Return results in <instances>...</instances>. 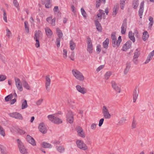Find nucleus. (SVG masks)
<instances>
[{
  "label": "nucleus",
  "mask_w": 154,
  "mask_h": 154,
  "mask_svg": "<svg viewBox=\"0 0 154 154\" xmlns=\"http://www.w3.org/2000/svg\"><path fill=\"white\" fill-rule=\"evenodd\" d=\"M95 23L97 30L101 31L102 30V28L100 23L97 20H96L95 21Z\"/></svg>",
  "instance_id": "4be33fe9"
},
{
  "label": "nucleus",
  "mask_w": 154,
  "mask_h": 154,
  "mask_svg": "<svg viewBox=\"0 0 154 154\" xmlns=\"http://www.w3.org/2000/svg\"><path fill=\"white\" fill-rule=\"evenodd\" d=\"M13 94H10L5 97V100L6 101H9L13 98Z\"/></svg>",
  "instance_id": "e433bc0d"
},
{
  "label": "nucleus",
  "mask_w": 154,
  "mask_h": 154,
  "mask_svg": "<svg viewBox=\"0 0 154 154\" xmlns=\"http://www.w3.org/2000/svg\"><path fill=\"white\" fill-rule=\"evenodd\" d=\"M126 121V119L125 118H122L119 121L118 123L120 125H122L125 123Z\"/></svg>",
  "instance_id": "c9c22d12"
},
{
  "label": "nucleus",
  "mask_w": 154,
  "mask_h": 154,
  "mask_svg": "<svg viewBox=\"0 0 154 154\" xmlns=\"http://www.w3.org/2000/svg\"><path fill=\"white\" fill-rule=\"evenodd\" d=\"M18 147L20 152L23 154H26L27 153V150L23 145V143L19 139L17 140Z\"/></svg>",
  "instance_id": "20e7f679"
},
{
  "label": "nucleus",
  "mask_w": 154,
  "mask_h": 154,
  "mask_svg": "<svg viewBox=\"0 0 154 154\" xmlns=\"http://www.w3.org/2000/svg\"><path fill=\"white\" fill-rule=\"evenodd\" d=\"M45 31L48 37L49 38L51 37L52 34L51 30L49 28H47L45 29Z\"/></svg>",
  "instance_id": "b1692460"
},
{
  "label": "nucleus",
  "mask_w": 154,
  "mask_h": 154,
  "mask_svg": "<svg viewBox=\"0 0 154 154\" xmlns=\"http://www.w3.org/2000/svg\"><path fill=\"white\" fill-rule=\"evenodd\" d=\"M41 34V32L39 30L36 31L34 35V39L36 43L35 45L36 48H38L40 46L39 39L40 35Z\"/></svg>",
  "instance_id": "39448f33"
},
{
  "label": "nucleus",
  "mask_w": 154,
  "mask_h": 154,
  "mask_svg": "<svg viewBox=\"0 0 154 154\" xmlns=\"http://www.w3.org/2000/svg\"><path fill=\"white\" fill-rule=\"evenodd\" d=\"M103 65L100 66L97 69L96 71L97 72L99 71L103 68Z\"/></svg>",
  "instance_id": "69168bd1"
},
{
  "label": "nucleus",
  "mask_w": 154,
  "mask_h": 154,
  "mask_svg": "<svg viewBox=\"0 0 154 154\" xmlns=\"http://www.w3.org/2000/svg\"><path fill=\"white\" fill-rule=\"evenodd\" d=\"M55 114L48 115V119L52 122L57 124H59L62 122L61 119L55 116Z\"/></svg>",
  "instance_id": "7ed1b4c3"
},
{
  "label": "nucleus",
  "mask_w": 154,
  "mask_h": 154,
  "mask_svg": "<svg viewBox=\"0 0 154 154\" xmlns=\"http://www.w3.org/2000/svg\"><path fill=\"white\" fill-rule=\"evenodd\" d=\"M72 72L73 75L77 79L80 81H82L84 80V77L82 73L78 70L74 69L72 70Z\"/></svg>",
  "instance_id": "f03ea898"
},
{
  "label": "nucleus",
  "mask_w": 154,
  "mask_h": 154,
  "mask_svg": "<svg viewBox=\"0 0 154 154\" xmlns=\"http://www.w3.org/2000/svg\"><path fill=\"white\" fill-rule=\"evenodd\" d=\"M0 149L1 152L3 154H6L5 147L3 145L0 144Z\"/></svg>",
  "instance_id": "f704fd0d"
},
{
  "label": "nucleus",
  "mask_w": 154,
  "mask_h": 154,
  "mask_svg": "<svg viewBox=\"0 0 154 154\" xmlns=\"http://www.w3.org/2000/svg\"><path fill=\"white\" fill-rule=\"evenodd\" d=\"M39 131L42 134H45L47 131V129L45 125L43 123H41L38 127Z\"/></svg>",
  "instance_id": "4468645a"
},
{
  "label": "nucleus",
  "mask_w": 154,
  "mask_h": 154,
  "mask_svg": "<svg viewBox=\"0 0 154 154\" xmlns=\"http://www.w3.org/2000/svg\"><path fill=\"white\" fill-rule=\"evenodd\" d=\"M131 67V64L130 63H127L126 64V67L125 68L124 73L125 75L126 74L129 70Z\"/></svg>",
  "instance_id": "a878e982"
},
{
  "label": "nucleus",
  "mask_w": 154,
  "mask_h": 154,
  "mask_svg": "<svg viewBox=\"0 0 154 154\" xmlns=\"http://www.w3.org/2000/svg\"><path fill=\"white\" fill-rule=\"evenodd\" d=\"M109 42L108 38H106V40L103 42V45L104 48L107 49L108 48V45Z\"/></svg>",
  "instance_id": "c85d7f7f"
},
{
  "label": "nucleus",
  "mask_w": 154,
  "mask_h": 154,
  "mask_svg": "<svg viewBox=\"0 0 154 154\" xmlns=\"http://www.w3.org/2000/svg\"><path fill=\"white\" fill-rule=\"evenodd\" d=\"M53 143L56 145H59L60 144V142L57 140H54L53 141Z\"/></svg>",
  "instance_id": "774afa93"
},
{
  "label": "nucleus",
  "mask_w": 154,
  "mask_h": 154,
  "mask_svg": "<svg viewBox=\"0 0 154 154\" xmlns=\"http://www.w3.org/2000/svg\"><path fill=\"white\" fill-rule=\"evenodd\" d=\"M17 131L21 135L25 133V132L22 129L18 128Z\"/></svg>",
  "instance_id": "49530a36"
},
{
  "label": "nucleus",
  "mask_w": 154,
  "mask_h": 154,
  "mask_svg": "<svg viewBox=\"0 0 154 154\" xmlns=\"http://www.w3.org/2000/svg\"><path fill=\"white\" fill-rule=\"evenodd\" d=\"M27 106L28 105L27 104V101L25 100L22 104L21 109H24L27 108Z\"/></svg>",
  "instance_id": "72a5a7b5"
},
{
  "label": "nucleus",
  "mask_w": 154,
  "mask_h": 154,
  "mask_svg": "<svg viewBox=\"0 0 154 154\" xmlns=\"http://www.w3.org/2000/svg\"><path fill=\"white\" fill-rule=\"evenodd\" d=\"M69 45L70 48L71 50L72 51L73 50L75 47V43L72 41V40L70 41Z\"/></svg>",
  "instance_id": "7c9ffc66"
},
{
  "label": "nucleus",
  "mask_w": 154,
  "mask_h": 154,
  "mask_svg": "<svg viewBox=\"0 0 154 154\" xmlns=\"http://www.w3.org/2000/svg\"><path fill=\"white\" fill-rule=\"evenodd\" d=\"M133 4L134 6V8H136L138 6V1L137 0H135L134 1Z\"/></svg>",
  "instance_id": "8fccbe9b"
},
{
  "label": "nucleus",
  "mask_w": 154,
  "mask_h": 154,
  "mask_svg": "<svg viewBox=\"0 0 154 154\" xmlns=\"http://www.w3.org/2000/svg\"><path fill=\"white\" fill-rule=\"evenodd\" d=\"M7 36L8 37H10L11 35V33L8 29H6Z\"/></svg>",
  "instance_id": "6e6d98bb"
},
{
  "label": "nucleus",
  "mask_w": 154,
  "mask_h": 154,
  "mask_svg": "<svg viewBox=\"0 0 154 154\" xmlns=\"http://www.w3.org/2000/svg\"><path fill=\"white\" fill-rule=\"evenodd\" d=\"M56 147L57 151L60 153L63 152L65 150L64 148L62 146H57Z\"/></svg>",
  "instance_id": "473e14b6"
},
{
  "label": "nucleus",
  "mask_w": 154,
  "mask_h": 154,
  "mask_svg": "<svg viewBox=\"0 0 154 154\" xmlns=\"http://www.w3.org/2000/svg\"><path fill=\"white\" fill-rule=\"evenodd\" d=\"M15 80L16 85L17 89L20 91H23V88L22 85L20 84V80L19 79L15 78Z\"/></svg>",
  "instance_id": "a211bd4d"
},
{
  "label": "nucleus",
  "mask_w": 154,
  "mask_h": 154,
  "mask_svg": "<svg viewBox=\"0 0 154 154\" xmlns=\"http://www.w3.org/2000/svg\"><path fill=\"white\" fill-rule=\"evenodd\" d=\"M138 58L133 57V61L134 63L135 64H137L138 63Z\"/></svg>",
  "instance_id": "052dcab7"
},
{
  "label": "nucleus",
  "mask_w": 154,
  "mask_h": 154,
  "mask_svg": "<svg viewBox=\"0 0 154 154\" xmlns=\"http://www.w3.org/2000/svg\"><path fill=\"white\" fill-rule=\"evenodd\" d=\"M27 141L33 146L36 145V143L34 139L29 135H27L26 137Z\"/></svg>",
  "instance_id": "aec40b11"
},
{
  "label": "nucleus",
  "mask_w": 154,
  "mask_h": 154,
  "mask_svg": "<svg viewBox=\"0 0 154 154\" xmlns=\"http://www.w3.org/2000/svg\"><path fill=\"white\" fill-rule=\"evenodd\" d=\"M101 45H97V47L96 50L97 52H98V53H99L101 51Z\"/></svg>",
  "instance_id": "680f3d73"
},
{
  "label": "nucleus",
  "mask_w": 154,
  "mask_h": 154,
  "mask_svg": "<svg viewBox=\"0 0 154 154\" xmlns=\"http://www.w3.org/2000/svg\"><path fill=\"white\" fill-rule=\"evenodd\" d=\"M119 7L118 4H116L113 8L112 15L114 17L117 14Z\"/></svg>",
  "instance_id": "412c9836"
},
{
  "label": "nucleus",
  "mask_w": 154,
  "mask_h": 154,
  "mask_svg": "<svg viewBox=\"0 0 154 154\" xmlns=\"http://www.w3.org/2000/svg\"><path fill=\"white\" fill-rule=\"evenodd\" d=\"M56 32L57 35L58 36V38H61L63 36V34L61 31L58 28H57L56 30Z\"/></svg>",
  "instance_id": "2f4dec72"
},
{
  "label": "nucleus",
  "mask_w": 154,
  "mask_h": 154,
  "mask_svg": "<svg viewBox=\"0 0 154 154\" xmlns=\"http://www.w3.org/2000/svg\"><path fill=\"white\" fill-rule=\"evenodd\" d=\"M76 88L79 92L82 94H84L87 92V89L84 87H82L80 85H77Z\"/></svg>",
  "instance_id": "2eb2a0df"
},
{
  "label": "nucleus",
  "mask_w": 154,
  "mask_h": 154,
  "mask_svg": "<svg viewBox=\"0 0 154 154\" xmlns=\"http://www.w3.org/2000/svg\"><path fill=\"white\" fill-rule=\"evenodd\" d=\"M78 135L80 137L84 138L85 137V133L83 130L81 132H79V133H78Z\"/></svg>",
  "instance_id": "79ce46f5"
},
{
  "label": "nucleus",
  "mask_w": 154,
  "mask_h": 154,
  "mask_svg": "<svg viewBox=\"0 0 154 154\" xmlns=\"http://www.w3.org/2000/svg\"><path fill=\"white\" fill-rule=\"evenodd\" d=\"M134 33L132 32H129L128 34V37L130 39L132 40L133 42L135 41V38L134 37Z\"/></svg>",
  "instance_id": "5701e85b"
},
{
  "label": "nucleus",
  "mask_w": 154,
  "mask_h": 154,
  "mask_svg": "<svg viewBox=\"0 0 154 154\" xmlns=\"http://www.w3.org/2000/svg\"><path fill=\"white\" fill-rule=\"evenodd\" d=\"M102 112L105 119H109L111 118V115L106 106H103V107Z\"/></svg>",
  "instance_id": "0eeeda50"
},
{
  "label": "nucleus",
  "mask_w": 154,
  "mask_h": 154,
  "mask_svg": "<svg viewBox=\"0 0 154 154\" xmlns=\"http://www.w3.org/2000/svg\"><path fill=\"white\" fill-rule=\"evenodd\" d=\"M87 50L90 54H91L92 52L93 46L91 39L88 36L87 38Z\"/></svg>",
  "instance_id": "6e6552de"
},
{
  "label": "nucleus",
  "mask_w": 154,
  "mask_h": 154,
  "mask_svg": "<svg viewBox=\"0 0 154 154\" xmlns=\"http://www.w3.org/2000/svg\"><path fill=\"white\" fill-rule=\"evenodd\" d=\"M83 130L82 128L80 126H78L76 128V130L78 133H79V132H81Z\"/></svg>",
  "instance_id": "de8ad7c7"
},
{
  "label": "nucleus",
  "mask_w": 154,
  "mask_h": 154,
  "mask_svg": "<svg viewBox=\"0 0 154 154\" xmlns=\"http://www.w3.org/2000/svg\"><path fill=\"white\" fill-rule=\"evenodd\" d=\"M139 93V88L138 86H136L135 88L133 93V99L134 103L136 101L138 95Z\"/></svg>",
  "instance_id": "ddd939ff"
},
{
  "label": "nucleus",
  "mask_w": 154,
  "mask_h": 154,
  "mask_svg": "<svg viewBox=\"0 0 154 154\" xmlns=\"http://www.w3.org/2000/svg\"><path fill=\"white\" fill-rule=\"evenodd\" d=\"M13 3L14 5L17 8H18L19 7V4L17 1V0H13Z\"/></svg>",
  "instance_id": "13d9d810"
},
{
  "label": "nucleus",
  "mask_w": 154,
  "mask_h": 154,
  "mask_svg": "<svg viewBox=\"0 0 154 154\" xmlns=\"http://www.w3.org/2000/svg\"><path fill=\"white\" fill-rule=\"evenodd\" d=\"M42 146L45 148H51L52 147V146L51 144L45 142H43L42 143Z\"/></svg>",
  "instance_id": "cd10ccee"
},
{
  "label": "nucleus",
  "mask_w": 154,
  "mask_h": 154,
  "mask_svg": "<svg viewBox=\"0 0 154 154\" xmlns=\"http://www.w3.org/2000/svg\"><path fill=\"white\" fill-rule=\"evenodd\" d=\"M22 84L23 87L27 90L30 89V87L28 83L25 80L22 81Z\"/></svg>",
  "instance_id": "c756f323"
},
{
  "label": "nucleus",
  "mask_w": 154,
  "mask_h": 154,
  "mask_svg": "<svg viewBox=\"0 0 154 154\" xmlns=\"http://www.w3.org/2000/svg\"><path fill=\"white\" fill-rule=\"evenodd\" d=\"M10 116L16 119L22 120L23 119L22 115L20 113L17 112L10 113L9 114Z\"/></svg>",
  "instance_id": "1a4fd4ad"
},
{
  "label": "nucleus",
  "mask_w": 154,
  "mask_h": 154,
  "mask_svg": "<svg viewBox=\"0 0 154 154\" xmlns=\"http://www.w3.org/2000/svg\"><path fill=\"white\" fill-rule=\"evenodd\" d=\"M112 86L113 88L116 91L120 93L121 90L120 88L117 86V84L114 81H112L111 82Z\"/></svg>",
  "instance_id": "dca6fc26"
},
{
  "label": "nucleus",
  "mask_w": 154,
  "mask_h": 154,
  "mask_svg": "<svg viewBox=\"0 0 154 154\" xmlns=\"http://www.w3.org/2000/svg\"><path fill=\"white\" fill-rule=\"evenodd\" d=\"M66 120L68 122L70 123H72L73 121V116L72 112L69 111L66 115Z\"/></svg>",
  "instance_id": "9d476101"
},
{
  "label": "nucleus",
  "mask_w": 154,
  "mask_h": 154,
  "mask_svg": "<svg viewBox=\"0 0 154 154\" xmlns=\"http://www.w3.org/2000/svg\"><path fill=\"white\" fill-rule=\"evenodd\" d=\"M96 125L95 123H93L91 124V128L92 130H95L96 129Z\"/></svg>",
  "instance_id": "e2e57ef3"
},
{
  "label": "nucleus",
  "mask_w": 154,
  "mask_h": 154,
  "mask_svg": "<svg viewBox=\"0 0 154 154\" xmlns=\"http://www.w3.org/2000/svg\"><path fill=\"white\" fill-rule=\"evenodd\" d=\"M140 54L139 51H138V49H137L134 53V55L133 57L138 58Z\"/></svg>",
  "instance_id": "a19ab883"
},
{
  "label": "nucleus",
  "mask_w": 154,
  "mask_h": 154,
  "mask_svg": "<svg viewBox=\"0 0 154 154\" xmlns=\"http://www.w3.org/2000/svg\"><path fill=\"white\" fill-rule=\"evenodd\" d=\"M132 42L130 41H128L122 47V50L126 51L130 48L131 47Z\"/></svg>",
  "instance_id": "f3484780"
},
{
  "label": "nucleus",
  "mask_w": 154,
  "mask_h": 154,
  "mask_svg": "<svg viewBox=\"0 0 154 154\" xmlns=\"http://www.w3.org/2000/svg\"><path fill=\"white\" fill-rule=\"evenodd\" d=\"M149 36L148 33L146 31H145L143 33L142 39L144 41H145L147 40Z\"/></svg>",
  "instance_id": "393cba45"
},
{
  "label": "nucleus",
  "mask_w": 154,
  "mask_h": 154,
  "mask_svg": "<svg viewBox=\"0 0 154 154\" xmlns=\"http://www.w3.org/2000/svg\"><path fill=\"white\" fill-rule=\"evenodd\" d=\"M137 124V121L135 119L134 117L133 118V121L131 125L132 128H135L136 127Z\"/></svg>",
  "instance_id": "ea45409f"
},
{
  "label": "nucleus",
  "mask_w": 154,
  "mask_h": 154,
  "mask_svg": "<svg viewBox=\"0 0 154 154\" xmlns=\"http://www.w3.org/2000/svg\"><path fill=\"white\" fill-rule=\"evenodd\" d=\"M60 38H57L56 39L55 42L57 48H59L60 47Z\"/></svg>",
  "instance_id": "c03bdc74"
},
{
  "label": "nucleus",
  "mask_w": 154,
  "mask_h": 154,
  "mask_svg": "<svg viewBox=\"0 0 154 154\" xmlns=\"http://www.w3.org/2000/svg\"><path fill=\"white\" fill-rule=\"evenodd\" d=\"M149 20L150 22L149 24L148 28L151 29L154 23L153 18L152 17H150L149 18Z\"/></svg>",
  "instance_id": "bb28decb"
},
{
  "label": "nucleus",
  "mask_w": 154,
  "mask_h": 154,
  "mask_svg": "<svg viewBox=\"0 0 154 154\" xmlns=\"http://www.w3.org/2000/svg\"><path fill=\"white\" fill-rule=\"evenodd\" d=\"M111 38L112 39V44L113 47H118L122 41L121 36H119L117 40L115 32L112 33L111 35Z\"/></svg>",
  "instance_id": "f257e3e1"
},
{
  "label": "nucleus",
  "mask_w": 154,
  "mask_h": 154,
  "mask_svg": "<svg viewBox=\"0 0 154 154\" xmlns=\"http://www.w3.org/2000/svg\"><path fill=\"white\" fill-rule=\"evenodd\" d=\"M101 0H96V7L98 8L100 5Z\"/></svg>",
  "instance_id": "603ef678"
},
{
  "label": "nucleus",
  "mask_w": 154,
  "mask_h": 154,
  "mask_svg": "<svg viewBox=\"0 0 154 154\" xmlns=\"http://www.w3.org/2000/svg\"><path fill=\"white\" fill-rule=\"evenodd\" d=\"M0 134L3 137L5 136V131L3 128L0 125Z\"/></svg>",
  "instance_id": "58836bf2"
},
{
  "label": "nucleus",
  "mask_w": 154,
  "mask_h": 154,
  "mask_svg": "<svg viewBox=\"0 0 154 154\" xmlns=\"http://www.w3.org/2000/svg\"><path fill=\"white\" fill-rule=\"evenodd\" d=\"M127 28V22L126 19H125L123 21L121 27V32L122 34H125L126 32Z\"/></svg>",
  "instance_id": "f8f14e48"
},
{
  "label": "nucleus",
  "mask_w": 154,
  "mask_h": 154,
  "mask_svg": "<svg viewBox=\"0 0 154 154\" xmlns=\"http://www.w3.org/2000/svg\"><path fill=\"white\" fill-rule=\"evenodd\" d=\"M144 2L143 1L141 2L140 5V9L138 11V14L140 18H142V17L144 10Z\"/></svg>",
  "instance_id": "6ab92c4d"
},
{
  "label": "nucleus",
  "mask_w": 154,
  "mask_h": 154,
  "mask_svg": "<svg viewBox=\"0 0 154 154\" xmlns=\"http://www.w3.org/2000/svg\"><path fill=\"white\" fill-rule=\"evenodd\" d=\"M56 18L55 17L52 19L50 23L53 26H54L55 25Z\"/></svg>",
  "instance_id": "3c124183"
},
{
  "label": "nucleus",
  "mask_w": 154,
  "mask_h": 154,
  "mask_svg": "<svg viewBox=\"0 0 154 154\" xmlns=\"http://www.w3.org/2000/svg\"><path fill=\"white\" fill-rule=\"evenodd\" d=\"M2 11L3 12V19L6 22H7L6 13L4 9H2Z\"/></svg>",
  "instance_id": "a18cd8bd"
},
{
  "label": "nucleus",
  "mask_w": 154,
  "mask_h": 154,
  "mask_svg": "<svg viewBox=\"0 0 154 154\" xmlns=\"http://www.w3.org/2000/svg\"><path fill=\"white\" fill-rule=\"evenodd\" d=\"M43 101V100L42 99H41L38 100V101H37L36 103V105L38 106L40 105L41 104Z\"/></svg>",
  "instance_id": "5fc2aeb1"
},
{
  "label": "nucleus",
  "mask_w": 154,
  "mask_h": 154,
  "mask_svg": "<svg viewBox=\"0 0 154 154\" xmlns=\"http://www.w3.org/2000/svg\"><path fill=\"white\" fill-rule=\"evenodd\" d=\"M76 144L77 147L82 150H85L88 148L86 145L82 140H78L76 141Z\"/></svg>",
  "instance_id": "423d86ee"
},
{
  "label": "nucleus",
  "mask_w": 154,
  "mask_h": 154,
  "mask_svg": "<svg viewBox=\"0 0 154 154\" xmlns=\"http://www.w3.org/2000/svg\"><path fill=\"white\" fill-rule=\"evenodd\" d=\"M104 120V119L103 118H102L100 120L99 123V126L100 127L101 126L103 123Z\"/></svg>",
  "instance_id": "bf43d9fd"
},
{
  "label": "nucleus",
  "mask_w": 154,
  "mask_h": 154,
  "mask_svg": "<svg viewBox=\"0 0 154 154\" xmlns=\"http://www.w3.org/2000/svg\"><path fill=\"white\" fill-rule=\"evenodd\" d=\"M152 59V58H151V57H149L148 56L147 59L146 60L145 62V63L146 64L148 63Z\"/></svg>",
  "instance_id": "0e129e2a"
},
{
  "label": "nucleus",
  "mask_w": 154,
  "mask_h": 154,
  "mask_svg": "<svg viewBox=\"0 0 154 154\" xmlns=\"http://www.w3.org/2000/svg\"><path fill=\"white\" fill-rule=\"evenodd\" d=\"M111 72L110 71L107 72L104 75V78L105 79L108 80L111 75Z\"/></svg>",
  "instance_id": "4c0bfd02"
},
{
  "label": "nucleus",
  "mask_w": 154,
  "mask_h": 154,
  "mask_svg": "<svg viewBox=\"0 0 154 154\" xmlns=\"http://www.w3.org/2000/svg\"><path fill=\"white\" fill-rule=\"evenodd\" d=\"M47 3L45 5V7L46 8H49L51 7V5L50 2V0H46Z\"/></svg>",
  "instance_id": "37998d69"
},
{
  "label": "nucleus",
  "mask_w": 154,
  "mask_h": 154,
  "mask_svg": "<svg viewBox=\"0 0 154 154\" xmlns=\"http://www.w3.org/2000/svg\"><path fill=\"white\" fill-rule=\"evenodd\" d=\"M45 87L46 90L48 91L50 90V85L51 80L50 78V76L47 75L45 76Z\"/></svg>",
  "instance_id": "9b49d317"
},
{
  "label": "nucleus",
  "mask_w": 154,
  "mask_h": 154,
  "mask_svg": "<svg viewBox=\"0 0 154 154\" xmlns=\"http://www.w3.org/2000/svg\"><path fill=\"white\" fill-rule=\"evenodd\" d=\"M81 10L82 14L83 16L84 17H86V14L84 9L83 8H82L81 9Z\"/></svg>",
  "instance_id": "864d4df0"
},
{
  "label": "nucleus",
  "mask_w": 154,
  "mask_h": 154,
  "mask_svg": "<svg viewBox=\"0 0 154 154\" xmlns=\"http://www.w3.org/2000/svg\"><path fill=\"white\" fill-rule=\"evenodd\" d=\"M6 79V76L5 75H0V82L5 80Z\"/></svg>",
  "instance_id": "09e8293b"
},
{
  "label": "nucleus",
  "mask_w": 154,
  "mask_h": 154,
  "mask_svg": "<svg viewBox=\"0 0 154 154\" xmlns=\"http://www.w3.org/2000/svg\"><path fill=\"white\" fill-rule=\"evenodd\" d=\"M67 51L66 49H64L63 50V57L64 58H66L67 57Z\"/></svg>",
  "instance_id": "4d7b16f0"
},
{
  "label": "nucleus",
  "mask_w": 154,
  "mask_h": 154,
  "mask_svg": "<svg viewBox=\"0 0 154 154\" xmlns=\"http://www.w3.org/2000/svg\"><path fill=\"white\" fill-rule=\"evenodd\" d=\"M16 101V99H14L11 100L10 102L11 104H14Z\"/></svg>",
  "instance_id": "338daca9"
}]
</instances>
